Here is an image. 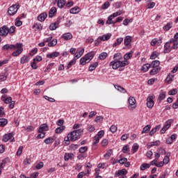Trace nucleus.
<instances>
[{
  "label": "nucleus",
  "instance_id": "nucleus-1",
  "mask_svg": "<svg viewBox=\"0 0 178 178\" xmlns=\"http://www.w3.org/2000/svg\"><path fill=\"white\" fill-rule=\"evenodd\" d=\"M3 51H9V49H17L12 53V56H19L23 53V43H15V44H5L3 46Z\"/></svg>",
  "mask_w": 178,
  "mask_h": 178
},
{
  "label": "nucleus",
  "instance_id": "nucleus-2",
  "mask_svg": "<svg viewBox=\"0 0 178 178\" xmlns=\"http://www.w3.org/2000/svg\"><path fill=\"white\" fill-rule=\"evenodd\" d=\"M178 44L175 43L173 40L170 39L168 42H166L164 44V54H169L170 52H172V49H177Z\"/></svg>",
  "mask_w": 178,
  "mask_h": 178
},
{
  "label": "nucleus",
  "instance_id": "nucleus-3",
  "mask_svg": "<svg viewBox=\"0 0 178 178\" xmlns=\"http://www.w3.org/2000/svg\"><path fill=\"white\" fill-rule=\"evenodd\" d=\"M129 65L128 60L120 61L119 59H115L110 63V66H112L114 70L119 69V67H124Z\"/></svg>",
  "mask_w": 178,
  "mask_h": 178
},
{
  "label": "nucleus",
  "instance_id": "nucleus-4",
  "mask_svg": "<svg viewBox=\"0 0 178 178\" xmlns=\"http://www.w3.org/2000/svg\"><path fill=\"white\" fill-rule=\"evenodd\" d=\"M84 131V129H79L77 130H74L71 133L68 134L70 138V141L74 142L77 141L80 138V135Z\"/></svg>",
  "mask_w": 178,
  "mask_h": 178
},
{
  "label": "nucleus",
  "instance_id": "nucleus-5",
  "mask_svg": "<svg viewBox=\"0 0 178 178\" xmlns=\"http://www.w3.org/2000/svg\"><path fill=\"white\" fill-rule=\"evenodd\" d=\"M13 133L10 132L8 134H5L3 136L2 141L4 143H8V141L10 140V143H15L16 141V139H15V137H13Z\"/></svg>",
  "mask_w": 178,
  "mask_h": 178
},
{
  "label": "nucleus",
  "instance_id": "nucleus-6",
  "mask_svg": "<svg viewBox=\"0 0 178 178\" xmlns=\"http://www.w3.org/2000/svg\"><path fill=\"white\" fill-rule=\"evenodd\" d=\"M19 10V5L14 4L9 7L8 10V13L10 16H13L17 13Z\"/></svg>",
  "mask_w": 178,
  "mask_h": 178
},
{
  "label": "nucleus",
  "instance_id": "nucleus-7",
  "mask_svg": "<svg viewBox=\"0 0 178 178\" xmlns=\"http://www.w3.org/2000/svg\"><path fill=\"white\" fill-rule=\"evenodd\" d=\"M172 123H173V120L170 119L167 120L165 123V125L160 131L161 134H165V133H166V131L169 130V128L170 127V126H172Z\"/></svg>",
  "mask_w": 178,
  "mask_h": 178
},
{
  "label": "nucleus",
  "instance_id": "nucleus-8",
  "mask_svg": "<svg viewBox=\"0 0 178 178\" xmlns=\"http://www.w3.org/2000/svg\"><path fill=\"white\" fill-rule=\"evenodd\" d=\"M126 175H127V171L126 170V169L118 170L115 171L114 177L119 178H127V176H126Z\"/></svg>",
  "mask_w": 178,
  "mask_h": 178
},
{
  "label": "nucleus",
  "instance_id": "nucleus-9",
  "mask_svg": "<svg viewBox=\"0 0 178 178\" xmlns=\"http://www.w3.org/2000/svg\"><path fill=\"white\" fill-rule=\"evenodd\" d=\"M128 102H129V111H134L135 108H136V99H134V97H130L128 99Z\"/></svg>",
  "mask_w": 178,
  "mask_h": 178
},
{
  "label": "nucleus",
  "instance_id": "nucleus-10",
  "mask_svg": "<svg viewBox=\"0 0 178 178\" xmlns=\"http://www.w3.org/2000/svg\"><path fill=\"white\" fill-rule=\"evenodd\" d=\"M146 105L147 108H149V109H152V108H154V105H155V102H154V96L147 97Z\"/></svg>",
  "mask_w": 178,
  "mask_h": 178
},
{
  "label": "nucleus",
  "instance_id": "nucleus-11",
  "mask_svg": "<svg viewBox=\"0 0 178 178\" xmlns=\"http://www.w3.org/2000/svg\"><path fill=\"white\" fill-rule=\"evenodd\" d=\"M61 20H62V17H59L55 23H52L50 24L49 30H51V31L54 30H56L59 26V24L60 23Z\"/></svg>",
  "mask_w": 178,
  "mask_h": 178
},
{
  "label": "nucleus",
  "instance_id": "nucleus-12",
  "mask_svg": "<svg viewBox=\"0 0 178 178\" xmlns=\"http://www.w3.org/2000/svg\"><path fill=\"white\" fill-rule=\"evenodd\" d=\"M94 56H95V52L92 51L86 54L83 57L90 63V62H91V60H92V59L94 58Z\"/></svg>",
  "mask_w": 178,
  "mask_h": 178
},
{
  "label": "nucleus",
  "instance_id": "nucleus-13",
  "mask_svg": "<svg viewBox=\"0 0 178 178\" xmlns=\"http://www.w3.org/2000/svg\"><path fill=\"white\" fill-rule=\"evenodd\" d=\"M8 26L4 25L3 27L0 28V35L1 37H6L8 35Z\"/></svg>",
  "mask_w": 178,
  "mask_h": 178
},
{
  "label": "nucleus",
  "instance_id": "nucleus-14",
  "mask_svg": "<svg viewBox=\"0 0 178 178\" xmlns=\"http://www.w3.org/2000/svg\"><path fill=\"white\" fill-rule=\"evenodd\" d=\"M5 104H10L9 108L10 109H13L15 108V101H12V97H8L4 101Z\"/></svg>",
  "mask_w": 178,
  "mask_h": 178
},
{
  "label": "nucleus",
  "instance_id": "nucleus-15",
  "mask_svg": "<svg viewBox=\"0 0 178 178\" xmlns=\"http://www.w3.org/2000/svg\"><path fill=\"white\" fill-rule=\"evenodd\" d=\"M131 36L127 35L125 37L124 40V44L125 47H127L128 48H130L131 47Z\"/></svg>",
  "mask_w": 178,
  "mask_h": 178
},
{
  "label": "nucleus",
  "instance_id": "nucleus-16",
  "mask_svg": "<svg viewBox=\"0 0 178 178\" xmlns=\"http://www.w3.org/2000/svg\"><path fill=\"white\" fill-rule=\"evenodd\" d=\"M48 130H49V127H48V124H42L40 126L38 132V133H44V131H48Z\"/></svg>",
  "mask_w": 178,
  "mask_h": 178
},
{
  "label": "nucleus",
  "instance_id": "nucleus-17",
  "mask_svg": "<svg viewBox=\"0 0 178 178\" xmlns=\"http://www.w3.org/2000/svg\"><path fill=\"white\" fill-rule=\"evenodd\" d=\"M161 44H162V38H160L159 40H158V38H154L150 43L152 47H155V45L159 46Z\"/></svg>",
  "mask_w": 178,
  "mask_h": 178
},
{
  "label": "nucleus",
  "instance_id": "nucleus-18",
  "mask_svg": "<svg viewBox=\"0 0 178 178\" xmlns=\"http://www.w3.org/2000/svg\"><path fill=\"white\" fill-rule=\"evenodd\" d=\"M61 38H63L65 41H69L70 40H72L73 38V35L70 33H63L61 36Z\"/></svg>",
  "mask_w": 178,
  "mask_h": 178
},
{
  "label": "nucleus",
  "instance_id": "nucleus-19",
  "mask_svg": "<svg viewBox=\"0 0 178 178\" xmlns=\"http://www.w3.org/2000/svg\"><path fill=\"white\" fill-rule=\"evenodd\" d=\"M47 17H48V14H47V13H42L38 15V20H39V22H44Z\"/></svg>",
  "mask_w": 178,
  "mask_h": 178
},
{
  "label": "nucleus",
  "instance_id": "nucleus-20",
  "mask_svg": "<svg viewBox=\"0 0 178 178\" xmlns=\"http://www.w3.org/2000/svg\"><path fill=\"white\" fill-rule=\"evenodd\" d=\"M29 60H30V56H23L20 58V63L22 65H24V63H29Z\"/></svg>",
  "mask_w": 178,
  "mask_h": 178
},
{
  "label": "nucleus",
  "instance_id": "nucleus-21",
  "mask_svg": "<svg viewBox=\"0 0 178 178\" xmlns=\"http://www.w3.org/2000/svg\"><path fill=\"white\" fill-rule=\"evenodd\" d=\"M115 18V17L113 15V14L111 15H109L108 17V19L106 22V24H115V21H113V19Z\"/></svg>",
  "mask_w": 178,
  "mask_h": 178
},
{
  "label": "nucleus",
  "instance_id": "nucleus-22",
  "mask_svg": "<svg viewBox=\"0 0 178 178\" xmlns=\"http://www.w3.org/2000/svg\"><path fill=\"white\" fill-rule=\"evenodd\" d=\"M60 53L58 51H54L51 54H47V58H48L49 59H52V58H58V56H59Z\"/></svg>",
  "mask_w": 178,
  "mask_h": 178
},
{
  "label": "nucleus",
  "instance_id": "nucleus-23",
  "mask_svg": "<svg viewBox=\"0 0 178 178\" xmlns=\"http://www.w3.org/2000/svg\"><path fill=\"white\" fill-rule=\"evenodd\" d=\"M161 72V67H153V69L150 71L151 76H155V74H158Z\"/></svg>",
  "mask_w": 178,
  "mask_h": 178
},
{
  "label": "nucleus",
  "instance_id": "nucleus-24",
  "mask_svg": "<svg viewBox=\"0 0 178 178\" xmlns=\"http://www.w3.org/2000/svg\"><path fill=\"white\" fill-rule=\"evenodd\" d=\"M56 7H52L49 12V17L52 18L56 14Z\"/></svg>",
  "mask_w": 178,
  "mask_h": 178
},
{
  "label": "nucleus",
  "instance_id": "nucleus-25",
  "mask_svg": "<svg viewBox=\"0 0 178 178\" xmlns=\"http://www.w3.org/2000/svg\"><path fill=\"white\" fill-rule=\"evenodd\" d=\"M97 67H98V62H95L92 63L90 67H89V72H94V70H95V69H97Z\"/></svg>",
  "mask_w": 178,
  "mask_h": 178
},
{
  "label": "nucleus",
  "instance_id": "nucleus-26",
  "mask_svg": "<svg viewBox=\"0 0 178 178\" xmlns=\"http://www.w3.org/2000/svg\"><path fill=\"white\" fill-rule=\"evenodd\" d=\"M81 9L79 8V6H75L70 10V13L76 15L80 12Z\"/></svg>",
  "mask_w": 178,
  "mask_h": 178
},
{
  "label": "nucleus",
  "instance_id": "nucleus-27",
  "mask_svg": "<svg viewBox=\"0 0 178 178\" xmlns=\"http://www.w3.org/2000/svg\"><path fill=\"white\" fill-rule=\"evenodd\" d=\"M73 156H74V154L72 153H65L64 156V161H67L69 159H73Z\"/></svg>",
  "mask_w": 178,
  "mask_h": 178
},
{
  "label": "nucleus",
  "instance_id": "nucleus-28",
  "mask_svg": "<svg viewBox=\"0 0 178 178\" xmlns=\"http://www.w3.org/2000/svg\"><path fill=\"white\" fill-rule=\"evenodd\" d=\"M111 37H112V34L107 33L106 35H103L102 36H100V38L102 41H108V40L111 39Z\"/></svg>",
  "mask_w": 178,
  "mask_h": 178
},
{
  "label": "nucleus",
  "instance_id": "nucleus-29",
  "mask_svg": "<svg viewBox=\"0 0 178 178\" xmlns=\"http://www.w3.org/2000/svg\"><path fill=\"white\" fill-rule=\"evenodd\" d=\"M169 156H170V153H167V155L164 157L163 161H162L164 165H168V163L170 162Z\"/></svg>",
  "mask_w": 178,
  "mask_h": 178
},
{
  "label": "nucleus",
  "instance_id": "nucleus-30",
  "mask_svg": "<svg viewBox=\"0 0 178 178\" xmlns=\"http://www.w3.org/2000/svg\"><path fill=\"white\" fill-rule=\"evenodd\" d=\"M90 175V170H87V172H81L78 174L77 177L78 178H83L84 176H89Z\"/></svg>",
  "mask_w": 178,
  "mask_h": 178
},
{
  "label": "nucleus",
  "instance_id": "nucleus-31",
  "mask_svg": "<svg viewBox=\"0 0 178 178\" xmlns=\"http://www.w3.org/2000/svg\"><path fill=\"white\" fill-rule=\"evenodd\" d=\"M33 29H35V31H40L42 30V26H41V24H40V23H35L33 26Z\"/></svg>",
  "mask_w": 178,
  "mask_h": 178
},
{
  "label": "nucleus",
  "instance_id": "nucleus-32",
  "mask_svg": "<svg viewBox=\"0 0 178 178\" xmlns=\"http://www.w3.org/2000/svg\"><path fill=\"white\" fill-rule=\"evenodd\" d=\"M151 168V164L144 163L140 165V170H145V169H149Z\"/></svg>",
  "mask_w": 178,
  "mask_h": 178
},
{
  "label": "nucleus",
  "instance_id": "nucleus-33",
  "mask_svg": "<svg viewBox=\"0 0 178 178\" xmlns=\"http://www.w3.org/2000/svg\"><path fill=\"white\" fill-rule=\"evenodd\" d=\"M149 130H151V125L148 124V125H146L142 132H141V134H147V133H149Z\"/></svg>",
  "mask_w": 178,
  "mask_h": 178
},
{
  "label": "nucleus",
  "instance_id": "nucleus-34",
  "mask_svg": "<svg viewBox=\"0 0 178 178\" xmlns=\"http://www.w3.org/2000/svg\"><path fill=\"white\" fill-rule=\"evenodd\" d=\"M173 27V22H168L166 25L163 26V30L165 31H169L170 29H172Z\"/></svg>",
  "mask_w": 178,
  "mask_h": 178
},
{
  "label": "nucleus",
  "instance_id": "nucleus-35",
  "mask_svg": "<svg viewBox=\"0 0 178 178\" xmlns=\"http://www.w3.org/2000/svg\"><path fill=\"white\" fill-rule=\"evenodd\" d=\"M8 124V120L6 118H0V127H3Z\"/></svg>",
  "mask_w": 178,
  "mask_h": 178
},
{
  "label": "nucleus",
  "instance_id": "nucleus-36",
  "mask_svg": "<svg viewBox=\"0 0 178 178\" xmlns=\"http://www.w3.org/2000/svg\"><path fill=\"white\" fill-rule=\"evenodd\" d=\"M65 129H66V127L65 126L58 127L55 129V133L56 134H60V133H62L63 131V130H65Z\"/></svg>",
  "mask_w": 178,
  "mask_h": 178
},
{
  "label": "nucleus",
  "instance_id": "nucleus-37",
  "mask_svg": "<svg viewBox=\"0 0 178 178\" xmlns=\"http://www.w3.org/2000/svg\"><path fill=\"white\" fill-rule=\"evenodd\" d=\"M106 58H108V53L106 52H102L99 56V59H100V60H104L106 59Z\"/></svg>",
  "mask_w": 178,
  "mask_h": 178
},
{
  "label": "nucleus",
  "instance_id": "nucleus-38",
  "mask_svg": "<svg viewBox=\"0 0 178 178\" xmlns=\"http://www.w3.org/2000/svg\"><path fill=\"white\" fill-rule=\"evenodd\" d=\"M159 65H161V62L159 60H154L152 61L151 66L152 67L158 68V67H161Z\"/></svg>",
  "mask_w": 178,
  "mask_h": 178
},
{
  "label": "nucleus",
  "instance_id": "nucleus-39",
  "mask_svg": "<svg viewBox=\"0 0 178 178\" xmlns=\"http://www.w3.org/2000/svg\"><path fill=\"white\" fill-rule=\"evenodd\" d=\"M123 42V38H119L117 39L116 42L113 43V47H118V45H120Z\"/></svg>",
  "mask_w": 178,
  "mask_h": 178
},
{
  "label": "nucleus",
  "instance_id": "nucleus-40",
  "mask_svg": "<svg viewBox=\"0 0 178 178\" xmlns=\"http://www.w3.org/2000/svg\"><path fill=\"white\" fill-rule=\"evenodd\" d=\"M115 88L118 90V91H120V92H122V94H126V92H127V91L126 90V89H124V88H122V86H119V85H116L115 86Z\"/></svg>",
  "mask_w": 178,
  "mask_h": 178
},
{
  "label": "nucleus",
  "instance_id": "nucleus-41",
  "mask_svg": "<svg viewBox=\"0 0 178 178\" xmlns=\"http://www.w3.org/2000/svg\"><path fill=\"white\" fill-rule=\"evenodd\" d=\"M66 3V1L65 0H58L57 6L58 8H63Z\"/></svg>",
  "mask_w": 178,
  "mask_h": 178
},
{
  "label": "nucleus",
  "instance_id": "nucleus-42",
  "mask_svg": "<svg viewBox=\"0 0 178 178\" xmlns=\"http://www.w3.org/2000/svg\"><path fill=\"white\" fill-rule=\"evenodd\" d=\"M149 67H151V65L147 63L143 65V66L141 68V70H143V72H148V70H149Z\"/></svg>",
  "mask_w": 178,
  "mask_h": 178
},
{
  "label": "nucleus",
  "instance_id": "nucleus-43",
  "mask_svg": "<svg viewBox=\"0 0 178 178\" xmlns=\"http://www.w3.org/2000/svg\"><path fill=\"white\" fill-rule=\"evenodd\" d=\"M73 65H76V58L72 59L70 61L67 65V70H69L70 67H72Z\"/></svg>",
  "mask_w": 178,
  "mask_h": 178
},
{
  "label": "nucleus",
  "instance_id": "nucleus-44",
  "mask_svg": "<svg viewBox=\"0 0 178 178\" xmlns=\"http://www.w3.org/2000/svg\"><path fill=\"white\" fill-rule=\"evenodd\" d=\"M166 98V92H161L159 96V100L163 101Z\"/></svg>",
  "mask_w": 178,
  "mask_h": 178
},
{
  "label": "nucleus",
  "instance_id": "nucleus-45",
  "mask_svg": "<svg viewBox=\"0 0 178 178\" xmlns=\"http://www.w3.org/2000/svg\"><path fill=\"white\" fill-rule=\"evenodd\" d=\"M159 145H161V141L156 140L154 142H151L149 147H159Z\"/></svg>",
  "mask_w": 178,
  "mask_h": 178
},
{
  "label": "nucleus",
  "instance_id": "nucleus-46",
  "mask_svg": "<svg viewBox=\"0 0 178 178\" xmlns=\"http://www.w3.org/2000/svg\"><path fill=\"white\" fill-rule=\"evenodd\" d=\"M44 143L47 145L52 144L54 143V138L49 137L44 140Z\"/></svg>",
  "mask_w": 178,
  "mask_h": 178
},
{
  "label": "nucleus",
  "instance_id": "nucleus-47",
  "mask_svg": "<svg viewBox=\"0 0 178 178\" xmlns=\"http://www.w3.org/2000/svg\"><path fill=\"white\" fill-rule=\"evenodd\" d=\"M86 63H89L87 59L84 57H82L80 59L79 65H81V66H84Z\"/></svg>",
  "mask_w": 178,
  "mask_h": 178
},
{
  "label": "nucleus",
  "instance_id": "nucleus-48",
  "mask_svg": "<svg viewBox=\"0 0 178 178\" xmlns=\"http://www.w3.org/2000/svg\"><path fill=\"white\" fill-rule=\"evenodd\" d=\"M124 13V11H123V10H119L118 11L113 13L112 15L115 17H118V16H120V15H122Z\"/></svg>",
  "mask_w": 178,
  "mask_h": 178
},
{
  "label": "nucleus",
  "instance_id": "nucleus-49",
  "mask_svg": "<svg viewBox=\"0 0 178 178\" xmlns=\"http://www.w3.org/2000/svg\"><path fill=\"white\" fill-rule=\"evenodd\" d=\"M58 44V40L54 39L48 43V47H55Z\"/></svg>",
  "mask_w": 178,
  "mask_h": 178
},
{
  "label": "nucleus",
  "instance_id": "nucleus-50",
  "mask_svg": "<svg viewBox=\"0 0 178 178\" xmlns=\"http://www.w3.org/2000/svg\"><path fill=\"white\" fill-rule=\"evenodd\" d=\"M132 56H133V54L131 52L127 53L124 56V60H129V59H130V58H131Z\"/></svg>",
  "mask_w": 178,
  "mask_h": 178
},
{
  "label": "nucleus",
  "instance_id": "nucleus-51",
  "mask_svg": "<svg viewBox=\"0 0 178 178\" xmlns=\"http://www.w3.org/2000/svg\"><path fill=\"white\" fill-rule=\"evenodd\" d=\"M138 148H139V146L137 143L134 144V145L132 147L133 154H136V152H137V151H138Z\"/></svg>",
  "mask_w": 178,
  "mask_h": 178
},
{
  "label": "nucleus",
  "instance_id": "nucleus-52",
  "mask_svg": "<svg viewBox=\"0 0 178 178\" xmlns=\"http://www.w3.org/2000/svg\"><path fill=\"white\" fill-rule=\"evenodd\" d=\"M88 151V147L87 146L81 147L79 148L80 154H84V152H87Z\"/></svg>",
  "mask_w": 178,
  "mask_h": 178
},
{
  "label": "nucleus",
  "instance_id": "nucleus-53",
  "mask_svg": "<svg viewBox=\"0 0 178 178\" xmlns=\"http://www.w3.org/2000/svg\"><path fill=\"white\" fill-rule=\"evenodd\" d=\"M16 31V26H12L10 29L8 27V34H13Z\"/></svg>",
  "mask_w": 178,
  "mask_h": 178
},
{
  "label": "nucleus",
  "instance_id": "nucleus-54",
  "mask_svg": "<svg viewBox=\"0 0 178 178\" xmlns=\"http://www.w3.org/2000/svg\"><path fill=\"white\" fill-rule=\"evenodd\" d=\"M22 24H23V22L20 21V17H17L15 19V26H17V27H20V26H22Z\"/></svg>",
  "mask_w": 178,
  "mask_h": 178
},
{
  "label": "nucleus",
  "instance_id": "nucleus-55",
  "mask_svg": "<svg viewBox=\"0 0 178 178\" xmlns=\"http://www.w3.org/2000/svg\"><path fill=\"white\" fill-rule=\"evenodd\" d=\"M6 165V160H3L2 162L0 163V175L2 174V169Z\"/></svg>",
  "mask_w": 178,
  "mask_h": 178
},
{
  "label": "nucleus",
  "instance_id": "nucleus-56",
  "mask_svg": "<svg viewBox=\"0 0 178 178\" xmlns=\"http://www.w3.org/2000/svg\"><path fill=\"white\" fill-rule=\"evenodd\" d=\"M88 131H90V133H92V131H95V127L94 125H88L87 128Z\"/></svg>",
  "mask_w": 178,
  "mask_h": 178
},
{
  "label": "nucleus",
  "instance_id": "nucleus-57",
  "mask_svg": "<svg viewBox=\"0 0 178 178\" xmlns=\"http://www.w3.org/2000/svg\"><path fill=\"white\" fill-rule=\"evenodd\" d=\"M113 151L112 149H109L107 151V152L104 154L105 158H111V155H112V153Z\"/></svg>",
  "mask_w": 178,
  "mask_h": 178
},
{
  "label": "nucleus",
  "instance_id": "nucleus-58",
  "mask_svg": "<svg viewBox=\"0 0 178 178\" xmlns=\"http://www.w3.org/2000/svg\"><path fill=\"white\" fill-rule=\"evenodd\" d=\"M110 131H111V133H116V131H118V127H116V125H112L110 127Z\"/></svg>",
  "mask_w": 178,
  "mask_h": 178
},
{
  "label": "nucleus",
  "instance_id": "nucleus-59",
  "mask_svg": "<svg viewBox=\"0 0 178 178\" xmlns=\"http://www.w3.org/2000/svg\"><path fill=\"white\" fill-rule=\"evenodd\" d=\"M121 58H122V54H120V53H117L113 56L114 60H116V59H118V60H120Z\"/></svg>",
  "mask_w": 178,
  "mask_h": 178
},
{
  "label": "nucleus",
  "instance_id": "nucleus-60",
  "mask_svg": "<svg viewBox=\"0 0 178 178\" xmlns=\"http://www.w3.org/2000/svg\"><path fill=\"white\" fill-rule=\"evenodd\" d=\"M130 150V147L129 145H125L122 148V152L124 153V154H126L128 151Z\"/></svg>",
  "mask_w": 178,
  "mask_h": 178
},
{
  "label": "nucleus",
  "instance_id": "nucleus-61",
  "mask_svg": "<svg viewBox=\"0 0 178 178\" xmlns=\"http://www.w3.org/2000/svg\"><path fill=\"white\" fill-rule=\"evenodd\" d=\"M169 95H176L177 94V89L175 88L168 92Z\"/></svg>",
  "mask_w": 178,
  "mask_h": 178
},
{
  "label": "nucleus",
  "instance_id": "nucleus-62",
  "mask_svg": "<svg viewBox=\"0 0 178 178\" xmlns=\"http://www.w3.org/2000/svg\"><path fill=\"white\" fill-rule=\"evenodd\" d=\"M156 58H158V52L154 51L150 56V59H156Z\"/></svg>",
  "mask_w": 178,
  "mask_h": 178
},
{
  "label": "nucleus",
  "instance_id": "nucleus-63",
  "mask_svg": "<svg viewBox=\"0 0 178 178\" xmlns=\"http://www.w3.org/2000/svg\"><path fill=\"white\" fill-rule=\"evenodd\" d=\"M23 146H20L18 148V150L17 152V155L20 156L22 154H23Z\"/></svg>",
  "mask_w": 178,
  "mask_h": 178
},
{
  "label": "nucleus",
  "instance_id": "nucleus-64",
  "mask_svg": "<svg viewBox=\"0 0 178 178\" xmlns=\"http://www.w3.org/2000/svg\"><path fill=\"white\" fill-rule=\"evenodd\" d=\"M99 138L98 136H95L94 137V142H93V145H95L96 144H98L99 143Z\"/></svg>",
  "mask_w": 178,
  "mask_h": 178
}]
</instances>
